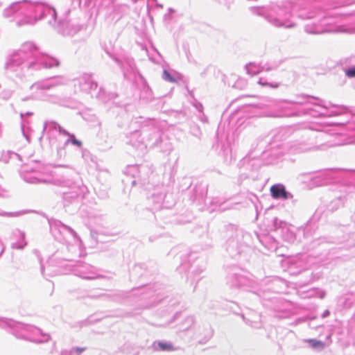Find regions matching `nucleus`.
Listing matches in <instances>:
<instances>
[{
    "instance_id": "obj_1",
    "label": "nucleus",
    "mask_w": 355,
    "mask_h": 355,
    "mask_svg": "<svg viewBox=\"0 0 355 355\" xmlns=\"http://www.w3.org/2000/svg\"><path fill=\"white\" fill-rule=\"evenodd\" d=\"M270 192L272 193V196L274 198H287V193L285 190V188L283 185L281 184H275L270 187Z\"/></svg>"
},
{
    "instance_id": "obj_2",
    "label": "nucleus",
    "mask_w": 355,
    "mask_h": 355,
    "mask_svg": "<svg viewBox=\"0 0 355 355\" xmlns=\"http://www.w3.org/2000/svg\"><path fill=\"white\" fill-rule=\"evenodd\" d=\"M308 343L313 347L316 349H323L324 347V344L320 340H314V339H309L306 340Z\"/></svg>"
},
{
    "instance_id": "obj_3",
    "label": "nucleus",
    "mask_w": 355,
    "mask_h": 355,
    "mask_svg": "<svg viewBox=\"0 0 355 355\" xmlns=\"http://www.w3.org/2000/svg\"><path fill=\"white\" fill-rule=\"evenodd\" d=\"M158 346L163 351H172L173 350V346L170 343L159 342Z\"/></svg>"
},
{
    "instance_id": "obj_4",
    "label": "nucleus",
    "mask_w": 355,
    "mask_h": 355,
    "mask_svg": "<svg viewBox=\"0 0 355 355\" xmlns=\"http://www.w3.org/2000/svg\"><path fill=\"white\" fill-rule=\"evenodd\" d=\"M162 77L166 81L171 83L176 82L175 79L169 73L167 70H164Z\"/></svg>"
},
{
    "instance_id": "obj_5",
    "label": "nucleus",
    "mask_w": 355,
    "mask_h": 355,
    "mask_svg": "<svg viewBox=\"0 0 355 355\" xmlns=\"http://www.w3.org/2000/svg\"><path fill=\"white\" fill-rule=\"evenodd\" d=\"M346 74L349 77H354L355 76V68L349 69L347 71Z\"/></svg>"
},
{
    "instance_id": "obj_6",
    "label": "nucleus",
    "mask_w": 355,
    "mask_h": 355,
    "mask_svg": "<svg viewBox=\"0 0 355 355\" xmlns=\"http://www.w3.org/2000/svg\"><path fill=\"white\" fill-rule=\"evenodd\" d=\"M73 144H74L77 146H79L82 145V143L80 141L76 140V139L73 140Z\"/></svg>"
},
{
    "instance_id": "obj_7",
    "label": "nucleus",
    "mask_w": 355,
    "mask_h": 355,
    "mask_svg": "<svg viewBox=\"0 0 355 355\" xmlns=\"http://www.w3.org/2000/svg\"><path fill=\"white\" fill-rule=\"evenodd\" d=\"M77 351H78L79 352H81L83 351V349H77Z\"/></svg>"
}]
</instances>
